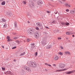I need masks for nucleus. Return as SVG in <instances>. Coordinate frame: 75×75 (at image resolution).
<instances>
[{
	"label": "nucleus",
	"mask_w": 75,
	"mask_h": 75,
	"mask_svg": "<svg viewBox=\"0 0 75 75\" xmlns=\"http://www.w3.org/2000/svg\"><path fill=\"white\" fill-rule=\"evenodd\" d=\"M47 38H44L42 41V43L44 45H45L47 44Z\"/></svg>",
	"instance_id": "1"
},
{
	"label": "nucleus",
	"mask_w": 75,
	"mask_h": 75,
	"mask_svg": "<svg viewBox=\"0 0 75 75\" xmlns=\"http://www.w3.org/2000/svg\"><path fill=\"white\" fill-rule=\"evenodd\" d=\"M69 68H67L66 69H62L60 70H57L55 71V72H62V71H66L67 69H69Z\"/></svg>",
	"instance_id": "2"
},
{
	"label": "nucleus",
	"mask_w": 75,
	"mask_h": 75,
	"mask_svg": "<svg viewBox=\"0 0 75 75\" xmlns=\"http://www.w3.org/2000/svg\"><path fill=\"white\" fill-rule=\"evenodd\" d=\"M24 68L25 70H26L27 71H28V72H31V69H30V68L28 67L27 66H25L24 67Z\"/></svg>",
	"instance_id": "3"
},
{
	"label": "nucleus",
	"mask_w": 75,
	"mask_h": 75,
	"mask_svg": "<svg viewBox=\"0 0 75 75\" xmlns=\"http://www.w3.org/2000/svg\"><path fill=\"white\" fill-rule=\"evenodd\" d=\"M30 66L34 68H35L37 67V64L34 62H32L30 64Z\"/></svg>",
	"instance_id": "4"
},
{
	"label": "nucleus",
	"mask_w": 75,
	"mask_h": 75,
	"mask_svg": "<svg viewBox=\"0 0 75 75\" xmlns=\"http://www.w3.org/2000/svg\"><path fill=\"white\" fill-rule=\"evenodd\" d=\"M39 35V33L37 32L35 33V37L36 38H38V36Z\"/></svg>",
	"instance_id": "5"
},
{
	"label": "nucleus",
	"mask_w": 75,
	"mask_h": 75,
	"mask_svg": "<svg viewBox=\"0 0 75 75\" xmlns=\"http://www.w3.org/2000/svg\"><path fill=\"white\" fill-rule=\"evenodd\" d=\"M6 38L7 39V41L8 42H10V41H12V39H10L9 36H7L6 37Z\"/></svg>",
	"instance_id": "6"
},
{
	"label": "nucleus",
	"mask_w": 75,
	"mask_h": 75,
	"mask_svg": "<svg viewBox=\"0 0 75 75\" xmlns=\"http://www.w3.org/2000/svg\"><path fill=\"white\" fill-rule=\"evenodd\" d=\"M59 67L60 68H64L65 67V65L63 64H60Z\"/></svg>",
	"instance_id": "7"
},
{
	"label": "nucleus",
	"mask_w": 75,
	"mask_h": 75,
	"mask_svg": "<svg viewBox=\"0 0 75 75\" xmlns=\"http://www.w3.org/2000/svg\"><path fill=\"white\" fill-rule=\"evenodd\" d=\"M7 27V24L5 23L4 25H1V28H5Z\"/></svg>",
	"instance_id": "8"
},
{
	"label": "nucleus",
	"mask_w": 75,
	"mask_h": 75,
	"mask_svg": "<svg viewBox=\"0 0 75 75\" xmlns=\"http://www.w3.org/2000/svg\"><path fill=\"white\" fill-rule=\"evenodd\" d=\"M61 24L64 25H69V23L68 22H66V23H61Z\"/></svg>",
	"instance_id": "9"
},
{
	"label": "nucleus",
	"mask_w": 75,
	"mask_h": 75,
	"mask_svg": "<svg viewBox=\"0 0 75 75\" xmlns=\"http://www.w3.org/2000/svg\"><path fill=\"white\" fill-rule=\"evenodd\" d=\"M65 6L67 7H68V8H69V7H71V5L70 4H65Z\"/></svg>",
	"instance_id": "10"
},
{
	"label": "nucleus",
	"mask_w": 75,
	"mask_h": 75,
	"mask_svg": "<svg viewBox=\"0 0 75 75\" xmlns=\"http://www.w3.org/2000/svg\"><path fill=\"white\" fill-rule=\"evenodd\" d=\"M70 13L71 14H75V11L73 10H71L70 11Z\"/></svg>",
	"instance_id": "11"
},
{
	"label": "nucleus",
	"mask_w": 75,
	"mask_h": 75,
	"mask_svg": "<svg viewBox=\"0 0 75 75\" xmlns=\"http://www.w3.org/2000/svg\"><path fill=\"white\" fill-rule=\"evenodd\" d=\"M7 15L9 16H11L12 15V13L10 12H7Z\"/></svg>",
	"instance_id": "12"
},
{
	"label": "nucleus",
	"mask_w": 75,
	"mask_h": 75,
	"mask_svg": "<svg viewBox=\"0 0 75 75\" xmlns=\"http://www.w3.org/2000/svg\"><path fill=\"white\" fill-rule=\"evenodd\" d=\"M6 4V1H3L1 2V4L2 6H4Z\"/></svg>",
	"instance_id": "13"
},
{
	"label": "nucleus",
	"mask_w": 75,
	"mask_h": 75,
	"mask_svg": "<svg viewBox=\"0 0 75 75\" xmlns=\"http://www.w3.org/2000/svg\"><path fill=\"white\" fill-rule=\"evenodd\" d=\"M45 64L47 66H49V67H51V64H49L47 63H45Z\"/></svg>",
	"instance_id": "14"
},
{
	"label": "nucleus",
	"mask_w": 75,
	"mask_h": 75,
	"mask_svg": "<svg viewBox=\"0 0 75 75\" xmlns=\"http://www.w3.org/2000/svg\"><path fill=\"white\" fill-rule=\"evenodd\" d=\"M58 59V56H57V57H55L54 58V61H57Z\"/></svg>",
	"instance_id": "15"
},
{
	"label": "nucleus",
	"mask_w": 75,
	"mask_h": 75,
	"mask_svg": "<svg viewBox=\"0 0 75 75\" xmlns=\"http://www.w3.org/2000/svg\"><path fill=\"white\" fill-rule=\"evenodd\" d=\"M36 24L38 26H39V27L41 26V25H42L40 24V23L39 22L37 23Z\"/></svg>",
	"instance_id": "16"
},
{
	"label": "nucleus",
	"mask_w": 75,
	"mask_h": 75,
	"mask_svg": "<svg viewBox=\"0 0 75 75\" xmlns=\"http://www.w3.org/2000/svg\"><path fill=\"white\" fill-rule=\"evenodd\" d=\"M72 72H73V71H69L68 72H67L66 73V74H71Z\"/></svg>",
	"instance_id": "17"
},
{
	"label": "nucleus",
	"mask_w": 75,
	"mask_h": 75,
	"mask_svg": "<svg viewBox=\"0 0 75 75\" xmlns=\"http://www.w3.org/2000/svg\"><path fill=\"white\" fill-rule=\"evenodd\" d=\"M35 47V46L33 45V46H32L31 47V48H30V50L32 51L33 50V48Z\"/></svg>",
	"instance_id": "18"
},
{
	"label": "nucleus",
	"mask_w": 75,
	"mask_h": 75,
	"mask_svg": "<svg viewBox=\"0 0 75 75\" xmlns=\"http://www.w3.org/2000/svg\"><path fill=\"white\" fill-rule=\"evenodd\" d=\"M40 28L41 30H42V29H44V28H43V26H42V25L40 26Z\"/></svg>",
	"instance_id": "19"
},
{
	"label": "nucleus",
	"mask_w": 75,
	"mask_h": 75,
	"mask_svg": "<svg viewBox=\"0 0 75 75\" xmlns=\"http://www.w3.org/2000/svg\"><path fill=\"white\" fill-rule=\"evenodd\" d=\"M32 30H29L28 31V33L29 34H31L32 33Z\"/></svg>",
	"instance_id": "20"
},
{
	"label": "nucleus",
	"mask_w": 75,
	"mask_h": 75,
	"mask_svg": "<svg viewBox=\"0 0 75 75\" xmlns=\"http://www.w3.org/2000/svg\"><path fill=\"white\" fill-rule=\"evenodd\" d=\"M65 54H70V53L69 52H64Z\"/></svg>",
	"instance_id": "21"
},
{
	"label": "nucleus",
	"mask_w": 75,
	"mask_h": 75,
	"mask_svg": "<svg viewBox=\"0 0 75 75\" xmlns=\"http://www.w3.org/2000/svg\"><path fill=\"white\" fill-rule=\"evenodd\" d=\"M58 54L59 55H63V53L61 52H59Z\"/></svg>",
	"instance_id": "22"
},
{
	"label": "nucleus",
	"mask_w": 75,
	"mask_h": 75,
	"mask_svg": "<svg viewBox=\"0 0 75 75\" xmlns=\"http://www.w3.org/2000/svg\"><path fill=\"white\" fill-rule=\"evenodd\" d=\"M51 45H49V46H47V48L49 49V48H51Z\"/></svg>",
	"instance_id": "23"
},
{
	"label": "nucleus",
	"mask_w": 75,
	"mask_h": 75,
	"mask_svg": "<svg viewBox=\"0 0 75 75\" xmlns=\"http://www.w3.org/2000/svg\"><path fill=\"white\" fill-rule=\"evenodd\" d=\"M66 34H67V35H70V34H71L69 32H67L66 33Z\"/></svg>",
	"instance_id": "24"
},
{
	"label": "nucleus",
	"mask_w": 75,
	"mask_h": 75,
	"mask_svg": "<svg viewBox=\"0 0 75 75\" xmlns=\"http://www.w3.org/2000/svg\"><path fill=\"white\" fill-rule=\"evenodd\" d=\"M37 3L39 5V4H41L42 3L40 1H38Z\"/></svg>",
	"instance_id": "25"
},
{
	"label": "nucleus",
	"mask_w": 75,
	"mask_h": 75,
	"mask_svg": "<svg viewBox=\"0 0 75 75\" xmlns=\"http://www.w3.org/2000/svg\"><path fill=\"white\" fill-rule=\"evenodd\" d=\"M25 54V52H23V53L21 54L20 55V56L21 57V56H23V55H24Z\"/></svg>",
	"instance_id": "26"
},
{
	"label": "nucleus",
	"mask_w": 75,
	"mask_h": 75,
	"mask_svg": "<svg viewBox=\"0 0 75 75\" xmlns=\"http://www.w3.org/2000/svg\"><path fill=\"white\" fill-rule=\"evenodd\" d=\"M15 27H17V22H15L14 23Z\"/></svg>",
	"instance_id": "27"
},
{
	"label": "nucleus",
	"mask_w": 75,
	"mask_h": 75,
	"mask_svg": "<svg viewBox=\"0 0 75 75\" xmlns=\"http://www.w3.org/2000/svg\"><path fill=\"white\" fill-rule=\"evenodd\" d=\"M9 71H7L6 73H5L6 74V75H8V74H9Z\"/></svg>",
	"instance_id": "28"
},
{
	"label": "nucleus",
	"mask_w": 75,
	"mask_h": 75,
	"mask_svg": "<svg viewBox=\"0 0 75 75\" xmlns=\"http://www.w3.org/2000/svg\"><path fill=\"white\" fill-rule=\"evenodd\" d=\"M38 54V53H37V52H36L35 54V57H37V56Z\"/></svg>",
	"instance_id": "29"
},
{
	"label": "nucleus",
	"mask_w": 75,
	"mask_h": 75,
	"mask_svg": "<svg viewBox=\"0 0 75 75\" xmlns=\"http://www.w3.org/2000/svg\"><path fill=\"white\" fill-rule=\"evenodd\" d=\"M35 29H36V30H39V28L38 27H36Z\"/></svg>",
	"instance_id": "30"
},
{
	"label": "nucleus",
	"mask_w": 75,
	"mask_h": 75,
	"mask_svg": "<svg viewBox=\"0 0 75 75\" xmlns=\"http://www.w3.org/2000/svg\"><path fill=\"white\" fill-rule=\"evenodd\" d=\"M2 20L3 22H5L6 21V20H5L4 19H2Z\"/></svg>",
	"instance_id": "31"
},
{
	"label": "nucleus",
	"mask_w": 75,
	"mask_h": 75,
	"mask_svg": "<svg viewBox=\"0 0 75 75\" xmlns=\"http://www.w3.org/2000/svg\"><path fill=\"white\" fill-rule=\"evenodd\" d=\"M23 3V4H26V2L25 1H23L22 2Z\"/></svg>",
	"instance_id": "32"
},
{
	"label": "nucleus",
	"mask_w": 75,
	"mask_h": 75,
	"mask_svg": "<svg viewBox=\"0 0 75 75\" xmlns=\"http://www.w3.org/2000/svg\"><path fill=\"white\" fill-rule=\"evenodd\" d=\"M9 74H10V75H13V73L11 71H9Z\"/></svg>",
	"instance_id": "33"
},
{
	"label": "nucleus",
	"mask_w": 75,
	"mask_h": 75,
	"mask_svg": "<svg viewBox=\"0 0 75 75\" xmlns=\"http://www.w3.org/2000/svg\"><path fill=\"white\" fill-rule=\"evenodd\" d=\"M2 69L3 71H5V68H4V67H2Z\"/></svg>",
	"instance_id": "34"
},
{
	"label": "nucleus",
	"mask_w": 75,
	"mask_h": 75,
	"mask_svg": "<svg viewBox=\"0 0 75 75\" xmlns=\"http://www.w3.org/2000/svg\"><path fill=\"white\" fill-rule=\"evenodd\" d=\"M16 42H17V43H18V44H20V42H19V41H18V40H16Z\"/></svg>",
	"instance_id": "35"
},
{
	"label": "nucleus",
	"mask_w": 75,
	"mask_h": 75,
	"mask_svg": "<svg viewBox=\"0 0 75 75\" xmlns=\"http://www.w3.org/2000/svg\"><path fill=\"white\" fill-rule=\"evenodd\" d=\"M27 42H29V41H30V39H28L27 40Z\"/></svg>",
	"instance_id": "36"
},
{
	"label": "nucleus",
	"mask_w": 75,
	"mask_h": 75,
	"mask_svg": "<svg viewBox=\"0 0 75 75\" xmlns=\"http://www.w3.org/2000/svg\"><path fill=\"white\" fill-rule=\"evenodd\" d=\"M31 45L32 46H33V45H35V44H34V43H31Z\"/></svg>",
	"instance_id": "37"
},
{
	"label": "nucleus",
	"mask_w": 75,
	"mask_h": 75,
	"mask_svg": "<svg viewBox=\"0 0 75 75\" xmlns=\"http://www.w3.org/2000/svg\"><path fill=\"white\" fill-rule=\"evenodd\" d=\"M45 28H46V29H50V28H48L47 26H45Z\"/></svg>",
	"instance_id": "38"
},
{
	"label": "nucleus",
	"mask_w": 75,
	"mask_h": 75,
	"mask_svg": "<svg viewBox=\"0 0 75 75\" xmlns=\"http://www.w3.org/2000/svg\"><path fill=\"white\" fill-rule=\"evenodd\" d=\"M66 11L67 12H68L69 11V10L68 9H66Z\"/></svg>",
	"instance_id": "39"
},
{
	"label": "nucleus",
	"mask_w": 75,
	"mask_h": 75,
	"mask_svg": "<svg viewBox=\"0 0 75 75\" xmlns=\"http://www.w3.org/2000/svg\"><path fill=\"white\" fill-rule=\"evenodd\" d=\"M17 38H18L17 37H15L14 38V39L15 40H16V39H17Z\"/></svg>",
	"instance_id": "40"
},
{
	"label": "nucleus",
	"mask_w": 75,
	"mask_h": 75,
	"mask_svg": "<svg viewBox=\"0 0 75 75\" xmlns=\"http://www.w3.org/2000/svg\"><path fill=\"white\" fill-rule=\"evenodd\" d=\"M16 47H14L12 48V49H16Z\"/></svg>",
	"instance_id": "41"
},
{
	"label": "nucleus",
	"mask_w": 75,
	"mask_h": 75,
	"mask_svg": "<svg viewBox=\"0 0 75 75\" xmlns=\"http://www.w3.org/2000/svg\"><path fill=\"white\" fill-rule=\"evenodd\" d=\"M55 21H54L52 22V23L53 24H54V23H55Z\"/></svg>",
	"instance_id": "42"
},
{
	"label": "nucleus",
	"mask_w": 75,
	"mask_h": 75,
	"mask_svg": "<svg viewBox=\"0 0 75 75\" xmlns=\"http://www.w3.org/2000/svg\"><path fill=\"white\" fill-rule=\"evenodd\" d=\"M58 40H61V38H58Z\"/></svg>",
	"instance_id": "43"
},
{
	"label": "nucleus",
	"mask_w": 75,
	"mask_h": 75,
	"mask_svg": "<svg viewBox=\"0 0 75 75\" xmlns=\"http://www.w3.org/2000/svg\"><path fill=\"white\" fill-rule=\"evenodd\" d=\"M45 71H48V70L46 69H45Z\"/></svg>",
	"instance_id": "44"
},
{
	"label": "nucleus",
	"mask_w": 75,
	"mask_h": 75,
	"mask_svg": "<svg viewBox=\"0 0 75 75\" xmlns=\"http://www.w3.org/2000/svg\"><path fill=\"white\" fill-rule=\"evenodd\" d=\"M53 66H54V67H55L56 66V65L55 64H53Z\"/></svg>",
	"instance_id": "45"
},
{
	"label": "nucleus",
	"mask_w": 75,
	"mask_h": 75,
	"mask_svg": "<svg viewBox=\"0 0 75 75\" xmlns=\"http://www.w3.org/2000/svg\"><path fill=\"white\" fill-rule=\"evenodd\" d=\"M61 48L62 49V50H63V47H61Z\"/></svg>",
	"instance_id": "46"
},
{
	"label": "nucleus",
	"mask_w": 75,
	"mask_h": 75,
	"mask_svg": "<svg viewBox=\"0 0 75 75\" xmlns=\"http://www.w3.org/2000/svg\"><path fill=\"white\" fill-rule=\"evenodd\" d=\"M47 13H50V11H47Z\"/></svg>",
	"instance_id": "47"
},
{
	"label": "nucleus",
	"mask_w": 75,
	"mask_h": 75,
	"mask_svg": "<svg viewBox=\"0 0 75 75\" xmlns=\"http://www.w3.org/2000/svg\"><path fill=\"white\" fill-rule=\"evenodd\" d=\"M2 47L3 48H4V47L3 46H2Z\"/></svg>",
	"instance_id": "48"
},
{
	"label": "nucleus",
	"mask_w": 75,
	"mask_h": 75,
	"mask_svg": "<svg viewBox=\"0 0 75 75\" xmlns=\"http://www.w3.org/2000/svg\"><path fill=\"white\" fill-rule=\"evenodd\" d=\"M14 62H16V59H14Z\"/></svg>",
	"instance_id": "49"
},
{
	"label": "nucleus",
	"mask_w": 75,
	"mask_h": 75,
	"mask_svg": "<svg viewBox=\"0 0 75 75\" xmlns=\"http://www.w3.org/2000/svg\"><path fill=\"white\" fill-rule=\"evenodd\" d=\"M27 23H30V22L29 21H27Z\"/></svg>",
	"instance_id": "50"
},
{
	"label": "nucleus",
	"mask_w": 75,
	"mask_h": 75,
	"mask_svg": "<svg viewBox=\"0 0 75 75\" xmlns=\"http://www.w3.org/2000/svg\"><path fill=\"white\" fill-rule=\"evenodd\" d=\"M70 68H72V66H71V67H70Z\"/></svg>",
	"instance_id": "51"
},
{
	"label": "nucleus",
	"mask_w": 75,
	"mask_h": 75,
	"mask_svg": "<svg viewBox=\"0 0 75 75\" xmlns=\"http://www.w3.org/2000/svg\"><path fill=\"white\" fill-rule=\"evenodd\" d=\"M60 3H61V4H62V2H60Z\"/></svg>",
	"instance_id": "52"
},
{
	"label": "nucleus",
	"mask_w": 75,
	"mask_h": 75,
	"mask_svg": "<svg viewBox=\"0 0 75 75\" xmlns=\"http://www.w3.org/2000/svg\"><path fill=\"white\" fill-rule=\"evenodd\" d=\"M33 5H34V4L33 3Z\"/></svg>",
	"instance_id": "53"
},
{
	"label": "nucleus",
	"mask_w": 75,
	"mask_h": 75,
	"mask_svg": "<svg viewBox=\"0 0 75 75\" xmlns=\"http://www.w3.org/2000/svg\"><path fill=\"white\" fill-rule=\"evenodd\" d=\"M74 10H75V7L74 8Z\"/></svg>",
	"instance_id": "54"
},
{
	"label": "nucleus",
	"mask_w": 75,
	"mask_h": 75,
	"mask_svg": "<svg viewBox=\"0 0 75 75\" xmlns=\"http://www.w3.org/2000/svg\"><path fill=\"white\" fill-rule=\"evenodd\" d=\"M72 37H74V35H72Z\"/></svg>",
	"instance_id": "55"
},
{
	"label": "nucleus",
	"mask_w": 75,
	"mask_h": 75,
	"mask_svg": "<svg viewBox=\"0 0 75 75\" xmlns=\"http://www.w3.org/2000/svg\"><path fill=\"white\" fill-rule=\"evenodd\" d=\"M63 1H65V0H62Z\"/></svg>",
	"instance_id": "56"
},
{
	"label": "nucleus",
	"mask_w": 75,
	"mask_h": 75,
	"mask_svg": "<svg viewBox=\"0 0 75 75\" xmlns=\"http://www.w3.org/2000/svg\"><path fill=\"white\" fill-rule=\"evenodd\" d=\"M55 14H57V13H55Z\"/></svg>",
	"instance_id": "57"
}]
</instances>
